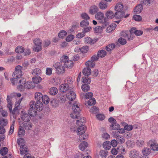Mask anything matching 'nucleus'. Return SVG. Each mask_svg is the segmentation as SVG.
Segmentation results:
<instances>
[{
  "label": "nucleus",
  "mask_w": 158,
  "mask_h": 158,
  "mask_svg": "<svg viewBox=\"0 0 158 158\" xmlns=\"http://www.w3.org/2000/svg\"><path fill=\"white\" fill-rule=\"evenodd\" d=\"M133 18L136 21H141L142 20L141 17L138 15H134L133 16Z\"/></svg>",
  "instance_id": "60"
},
{
  "label": "nucleus",
  "mask_w": 158,
  "mask_h": 158,
  "mask_svg": "<svg viewBox=\"0 0 158 158\" xmlns=\"http://www.w3.org/2000/svg\"><path fill=\"white\" fill-rule=\"evenodd\" d=\"M19 105L15 106L13 110H12L10 113L12 114L14 118H16V116L19 114Z\"/></svg>",
  "instance_id": "11"
},
{
  "label": "nucleus",
  "mask_w": 158,
  "mask_h": 158,
  "mask_svg": "<svg viewBox=\"0 0 158 158\" xmlns=\"http://www.w3.org/2000/svg\"><path fill=\"white\" fill-rule=\"evenodd\" d=\"M25 130L24 128L20 126L19 128V131L18 133V135L21 137L23 136L24 135Z\"/></svg>",
  "instance_id": "29"
},
{
  "label": "nucleus",
  "mask_w": 158,
  "mask_h": 158,
  "mask_svg": "<svg viewBox=\"0 0 158 158\" xmlns=\"http://www.w3.org/2000/svg\"><path fill=\"white\" fill-rule=\"evenodd\" d=\"M118 41V43L122 45H124L127 43L126 40L122 37H120L119 38Z\"/></svg>",
  "instance_id": "50"
},
{
  "label": "nucleus",
  "mask_w": 158,
  "mask_h": 158,
  "mask_svg": "<svg viewBox=\"0 0 158 158\" xmlns=\"http://www.w3.org/2000/svg\"><path fill=\"white\" fill-rule=\"evenodd\" d=\"M31 102H34V107L37 109V111H40L43 110V105L41 101H36V103L33 101H31Z\"/></svg>",
  "instance_id": "9"
},
{
  "label": "nucleus",
  "mask_w": 158,
  "mask_h": 158,
  "mask_svg": "<svg viewBox=\"0 0 158 158\" xmlns=\"http://www.w3.org/2000/svg\"><path fill=\"white\" fill-rule=\"evenodd\" d=\"M99 10L97 6L94 5L91 6L89 10V13L91 15H94Z\"/></svg>",
  "instance_id": "18"
},
{
  "label": "nucleus",
  "mask_w": 158,
  "mask_h": 158,
  "mask_svg": "<svg viewBox=\"0 0 158 158\" xmlns=\"http://www.w3.org/2000/svg\"><path fill=\"white\" fill-rule=\"evenodd\" d=\"M115 19H121L122 18H127L129 17L130 14L127 13L125 15V12L123 11H116L115 12Z\"/></svg>",
  "instance_id": "3"
},
{
  "label": "nucleus",
  "mask_w": 158,
  "mask_h": 158,
  "mask_svg": "<svg viewBox=\"0 0 158 158\" xmlns=\"http://www.w3.org/2000/svg\"><path fill=\"white\" fill-rule=\"evenodd\" d=\"M8 150L6 147L2 148L0 150V154L2 156H5L7 154Z\"/></svg>",
  "instance_id": "42"
},
{
  "label": "nucleus",
  "mask_w": 158,
  "mask_h": 158,
  "mask_svg": "<svg viewBox=\"0 0 158 158\" xmlns=\"http://www.w3.org/2000/svg\"><path fill=\"white\" fill-rule=\"evenodd\" d=\"M66 97L68 100L72 101L75 98L76 94L74 92L71 91L67 93Z\"/></svg>",
  "instance_id": "14"
},
{
  "label": "nucleus",
  "mask_w": 158,
  "mask_h": 158,
  "mask_svg": "<svg viewBox=\"0 0 158 158\" xmlns=\"http://www.w3.org/2000/svg\"><path fill=\"white\" fill-rule=\"evenodd\" d=\"M82 81L84 84H89L91 81V80L90 77L87 76L82 78Z\"/></svg>",
  "instance_id": "45"
},
{
  "label": "nucleus",
  "mask_w": 158,
  "mask_h": 158,
  "mask_svg": "<svg viewBox=\"0 0 158 158\" xmlns=\"http://www.w3.org/2000/svg\"><path fill=\"white\" fill-rule=\"evenodd\" d=\"M35 84L30 81H27L24 83V86L25 89H30L33 88L35 87Z\"/></svg>",
  "instance_id": "22"
},
{
  "label": "nucleus",
  "mask_w": 158,
  "mask_h": 158,
  "mask_svg": "<svg viewBox=\"0 0 158 158\" xmlns=\"http://www.w3.org/2000/svg\"><path fill=\"white\" fill-rule=\"evenodd\" d=\"M81 17L82 19L86 20L90 19L89 17L87 14L85 13H82L81 15Z\"/></svg>",
  "instance_id": "59"
},
{
  "label": "nucleus",
  "mask_w": 158,
  "mask_h": 158,
  "mask_svg": "<svg viewBox=\"0 0 158 158\" xmlns=\"http://www.w3.org/2000/svg\"><path fill=\"white\" fill-rule=\"evenodd\" d=\"M150 150L149 148H145L142 151L143 154L146 156L148 155L150 153Z\"/></svg>",
  "instance_id": "44"
},
{
  "label": "nucleus",
  "mask_w": 158,
  "mask_h": 158,
  "mask_svg": "<svg viewBox=\"0 0 158 158\" xmlns=\"http://www.w3.org/2000/svg\"><path fill=\"white\" fill-rule=\"evenodd\" d=\"M108 152L106 151L102 150L100 152V155L102 157L106 158L108 154Z\"/></svg>",
  "instance_id": "52"
},
{
  "label": "nucleus",
  "mask_w": 158,
  "mask_h": 158,
  "mask_svg": "<svg viewBox=\"0 0 158 158\" xmlns=\"http://www.w3.org/2000/svg\"><path fill=\"white\" fill-rule=\"evenodd\" d=\"M130 157L131 158H136L139 156V152L135 149L130 151Z\"/></svg>",
  "instance_id": "21"
},
{
  "label": "nucleus",
  "mask_w": 158,
  "mask_h": 158,
  "mask_svg": "<svg viewBox=\"0 0 158 158\" xmlns=\"http://www.w3.org/2000/svg\"><path fill=\"white\" fill-rule=\"evenodd\" d=\"M97 118L99 120H103L105 118V116L104 115L101 114H97L96 115Z\"/></svg>",
  "instance_id": "64"
},
{
  "label": "nucleus",
  "mask_w": 158,
  "mask_h": 158,
  "mask_svg": "<svg viewBox=\"0 0 158 158\" xmlns=\"http://www.w3.org/2000/svg\"><path fill=\"white\" fill-rule=\"evenodd\" d=\"M53 66L56 69H64V66H62L61 64L59 62L55 63L53 65Z\"/></svg>",
  "instance_id": "40"
},
{
  "label": "nucleus",
  "mask_w": 158,
  "mask_h": 158,
  "mask_svg": "<svg viewBox=\"0 0 158 158\" xmlns=\"http://www.w3.org/2000/svg\"><path fill=\"white\" fill-rule=\"evenodd\" d=\"M82 90L86 92L89 90L90 87L89 86L88 84H83L81 87Z\"/></svg>",
  "instance_id": "35"
},
{
  "label": "nucleus",
  "mask_w": 158,
  "mask_h": 158,
  "mask_svg": "<svg viewBox=\"0 0 158 158\" xmlns=\"http://www.w3.org/2000/svg\"><path fill=\"white\" fill-rule=\"evenodd\" d=\"M33 42L36 47L34 49L35 52H39L42 49L41 40L39 38H36L34 39Z\"/></svg>",
  "instance_id": "4"
},
{
  "label": "nucleus",
  "mask_w": 158,
  "mask_h": 158,
  "mask_svg": "<svg viewBox=\"0 0 158 158\" xmlns=\"http://www.w3.org/2000/svg\"><path fill=\"white\" fill-rule=\"evenodd\" d=\"M121 35L125 38H127L129 40H132L134 37V36H131V34L128 33V31H126L125 32H122L121 33Z\"/></svg>",
  "instance_id": "10"
},
{
  "label": "nucleus",
  "mask_w": 158,
  "mask_h": 158,
  "mask_svg": "<svg viewBox=\"0 0 158 158\" xmlns=\"http://www.w3.org/2000/svg\"><path fill=\"white\" fill-rule=\"evenodd\" d=\"M24 51V48L22 46H18L15 49V52L17 53H22Z\"/></svg>",
  "instance_id": "43"
},
{
  "label": "nucleus",
  "mask_w": 158,
  "mask_h": 158,
  "mask_svg": "<svg viewBox=\"0 0 158 158\" xmlns=\"http://www.w3.org/2000/svg\"><path fill=\"white\" fill-rule=\"evenodd\" d=\"M41 72V70H33L32 72V73L34 76H38L40 75Z\"/></svg>",
  "instance_id": "57"
},
{
  "label": "nucleus",
  "mask_w": 158,
  "mask_h": 158,
  "mask_svg": "<svg viewBox=\"0 0 158 158\" xmlns=\"http://www.w3.org/2000/svg\"><path fill=\"white\" fill-rule=\"evenodd\" d=\"M67 34V32L65 31L62 30L58 33V36L60 38H62L65 36Z\"/></svg>",
  "instance_id": "46"
},
{
  "label": "nucleus",
  "mask_w": 158,
  "mask_h": 158,
  "mask_svg": "<svg viewBox=\"0 0 158 158\" xmlns=\"http://www.w3.org/2000/svg\"><path fill=\"white\" fill-rule=\"evenodd\" d=\"M88 145L87 143L86 142L81 143L79 145V147L80 149L82 151L85 150V148H87Z\"/></svg>",
  "instance_id": "38"
},
{
  "label": "nucleus",
  "mask_w": 158,
  "mask_h": 158,
  "mask_svg": "<svg viewBox=\"0 0 158 158\" xmlns=\"http://www.w3.org/2000/svg\"><path fill=\"white\" fill-rule=\"evenodd\" d=\"M86 127L84 125L79 126V127L77 128V133L78 135H82L86 131Z\"/></svg>",
  "instance_id": "12"
},
{
  "label": "nucleus",
  "mask_w": 158,
  "mask_h": 158,
  "mask_svg": "<svg viewBox=\"0 0 158 158\" xmlns=\"http://www.w3.org/2000/svg\"><path fill=\"white\" fill-rule=\"evenodd\" d=\"M96 101L94 98H91L88 101V104L89 105H94L95 104Z\"/></svg>",
  "instance_id": "56"
},
{
  "label": "nucleus",
  "mask_w": 158,
  "mask_h": 158,
  "mask_svg": "<svg viewBox=\"0 0 158 158\" xmlns=\"http://www.w3.org/2000/svg\"><path fill=\"white\" fill-rule=\"evenodd\" d=\"M17 142L18 144L19 145H23L24 144V140L23 139L20 138L17 139Z\"/></svg>",
  "instance_id": "51"
},
{
  "label": "nucleus",
  "mask_w": 158,
  "mask_h": 158,
  "mask_svg": "<svg viewBox=\"0 0 158 158\" xmlns=\"http://www.w3.org/2000/svg\"><path fill=\"white\" fill-rule=\"evenodd\" d=\"M95 18L96 19L100 20L101 21L105 18L104 14L101 11L98 12L95 15Z\"/></svg>",
  "instance_id": "25"
},
{
  "label": "nucleus",
  "mask_w": 158,
  "mask_h": 158,
  "mask_svg": "<svg viewBox=\"0 0 158 158\" xmlns=\"http://www.w3.org/2000/svg\"><path fill=\"white\" fill-rule=\"evenodd\" d=\"M23 126L25 129L27 130H30V128L32 127V124L29 123H24Z\"/></svg>",
  "instance_id": "55"
},
{
  "label": "nucleus",
  "mask_w": 158,
  "mask_h": 158,
  "mask_svg": "<svg viewBox=\"0 0 158 158\" xmlns=\"http://www.w3.org/2000/svg\"><path fill=\"white\" fill-rule=\"evenodd\" d=\"M98 40V39L97 38L93 39L90 37H87L85 38V41L86 43L92 45L96 43Z\"/></svg>",
  "instance_id": "16"
},
{
  "label": "nucleus",
  "mask_w": 158,
  "mask_h": 158,
  "mask_svg": "<svg viewBox=\"0 0 158 158\" xmlns=\"http://www.w3.org/2000/svg\"><path fill=\"white\" fill-rule=\"evenodd\" d=\"M23 74L21 70H15L13 72V76L14 77L20 78Z\"/></svg>",
  "instance_id": "13"
},
{
  "label": "nucleus",
  "mask_w": 158,
  "mask_h": 158,
  "mask_svg": "<svg viewBox=\"0 0 158 158\" xmlns=\"http://www.w3.org/2000/svg\"><path fill=\"white\" fill-rule=\"evenodd\" d=\"M115 47V45L114 44H111L108 45L106 47V49L107 51L109 52L111 51V50L114 49Z\"/></svg>",
  "instance_id": "32"
},
{
  "label": "nucleus",
  "mask_w": 158,
  "mask_h": 158,
  "mask_svg": "<svg viewBox=\"0 0 158 158\" xmlns=\"http://www.w3.org/2000/svg\"><path fill=\"white\" fill-rule=\"evenodd\" d=\"M30 108L28 111V113L30 116L34 117L37 114V109L34 107V105L33 102H30Z\"/></svg>",
  "instance_id": "6"
},
{
  "label": "nucleus",
  "mask_w": 158,
  "mask_h": 158,
  "mask_svg": "<svg viewBox=\"0 0 158 158\" xmlns=\"http://www.w3.org/2000/svg\"><path fill=\"white\" fill-rule=\"evenodd\" d=\"M115 13H114L111 10H108L106 12L105 14L106 17H105L103 20L100 21L104 28L109 25L110 23L108 22V19H112L114 17L115 18Z\"/></svg>",
  "instance_id": "1"
},
{
  "label": "nucleus",
  "mask_w": 158,
  "mask_h": 158,
  "mask_svg": "<svg viewBox=\"0 0 158 158\" xmlns=\"http://www.w3.org/2000/svg\"><path fill=\"white\" fill-rule=\"evenodd\" d=\"M73 112L70 114L71 117L73 119L77 118L80 117V113L81 111L79 105L77 102L74 103L72 106Z\"/></svg>",
  "instance_id": "2"
},
{
  "label": "nucleus",
  "mask_w": 158,
  "mask_h": 158,
  "mask_svg": "<svg viewBox=\"0 0 158 158\" xmlns=\"http://www.w3.org/2000/svg\"><path fill=\"white\" fill-rule=\"evenodd\" d=\"M106 54V52L104 50H101L98 51L97 53L98 56L99 57H103Z\"/></svg>",
  "instance_id": "31"
},
{
  "label": "nucleus",
  "mask_w": 158,
  "mask_h": 158,
  "mask_svg": "<svg viewBox=\"0 0 158 158\" xmlns=\"http://www.w3.org/2000/svg\"><path fill=\"white\" fill-rule=\"evenodd\" d=\"M119 151V148L118 147L116 149L114 148H113L111 151V152L113 155H116L118 153V152Z\"/></svg>",
  "instance_id": "63"
},
{
  "label": "nucleus",
  "mask_w": 158,
  "mask_h": 158,
  "mask_svg": "<svg viewBox=\"0 0 158 158\" xmlns=\"http://www.w3.org/2000/svg\"><path fill=\"white\" fill-rule=\"evenodd\" d=\"M73 66V63L72 60H67L66 61H65L64 64V68L71 69Z\"/></svg>",
  "instance_id": "24"
},
{
  "label": "nucleus",
  "mask_w": 158,
  "mask_h": 158,
  "mask_svg": "<svg viewBox=\"0 0 158 158\" xmlns=\"http://www.w3.org/2000/svg\"><path fill=\"white\" fill-rule=\"evenodd\" d=\"M28 151V148L26 145H23L20 146V152L21 155H24Z\"/></svg>",
  "instance_id": "20"
},
{
  "label": "nucleus",
  "mask_w": 158,
  "mask_h": 158,
  "mask_svg": "<svg viewBox=\"0 0 158 158\" xmlns=\"http://www.w3.org/2000/svg\"><path fill=\"white\" fill-rule=\"evenodd\" d=\"M144 142L142 139H139L137 140L136 144L139 147H141L143 145Z\"/></svg>",
  "instance_id": "61"
},
{
  "label": "nucleus",
  "mask_w": 158,
  "mask_h": 158,
  "mask_svg": "<svg viewBox=\"0 0 158 158\" xmlns=\"http://www.w3.org/2000/svg\"><path fill=\"white\" fill-rule=\"evenodd\" d=\"M57 98L58 100L61 103L64 102L66 100L65 97L61 94H58Z\"/></svg>",
  "instance_id": "41"
},
{
  "label": "nucleus",
  "mask_w": 158,
  "mask_h": 158,
  "mask_svg": "<svg viewBox=\"0 0 158 158\" xmlns=\"http://www.w3.org/2000/svg\"><path fill=\"white\" fill-rule=\"evenodd\" d=\"M124 6L121 2H118L114 6V10L115 11H123Z\"/></svg>",
  "instance_id": "17"
},
{
  "label": "nucleus",
  "mask_w": 158,
  "mask_h": 158,
  "mask_svg": "<svg viewBox=\"0 0 158 158\" xmlns=\"http://www.w3.org/2000/svg\"><path fill=\"white\" fill-rule=\"evenodd\" d=\"M87 66L86 69L85 68L83 69H90L91 68H93L95 65L94 61L92 60H88L85 64Z\"/></svg>",
  "instance_id": "15"
},
{
  "label": "nucleus",
  "mask_w": 158,
  "mask_h": 158,
  "mask_svg": "<svg viewBox=\"0 0 158 158\" xmlns=\"http://www.w3.org/2000/svg\"><path fill=\"white\" fill-rule=\"evenodd\" d=\"M89 47L87 45H85L83 46L81 48V52L82 53H86L89 50Z\"/></svg>",
  "instance_id": "47"
},
{
  "label": "nucleus",
  "mask_w": 158,
  "mask_h": 158,
  "mask_svg": "<svg viewBox=\"0 0 158 158\" xmlns=\"http://www.w3.org/2000/svg\"><path fill=\"white\" fill-rule=\"evenodd\" d=\"M104 28L102 26H97L94 28V32L96 33L101 32L102 31V28Z\"/></svg>",
  "instance_id": "54"
},
{
  "label": "nucleus",
  "mask_w": 158,
  "mask_h": 158,
  "mask_svg": "<svg viewBox=\"0 0 158 158\" xmlns=\"http://www.w3.org/2000/svg\"><path fill=\"white\" fill-rule=\"evenodd\" d=\"M83 74L85 76L89 75L91 73V70H83Z\"/></svg>",
  "instance_id": "53"
},
{
  "label": "nucleus",
  "mask_w": 158,
  "mask_h": 158,
  "mask_svg": "<svg viewBox=\"0 0 158 158\" xmlns=\"http://www.w3.org/2000/svg\"><path fill=\"white\" fill-rule=\"evenodd\" d=\"M58 92L57 89L55 87H52L49 90V93L52 95H56L57 93Z\"/></svg>",
  "instance_id": "30"
},
{
  "label": "nucleus",
  "mask_w": 158,
  "mask_h": 158,
  "mask_svg": "<svg viewBox=\"0 0 158 158\" xmlns=\"http://www.w3.org/2000/svg\"><path fill=\"white\" fill-rule=\"evenodd\" d=\"M21 118L22 120L25 122H27L31 119L30 116L28 114L24 113L21 115Z\"/></svg>",
  "instance_id": "23"
},
{
  "label": "nucleus",
  "mask_w": 158,
  "mask_h": 158,
  "mask_svg": "<svg viewBox=\"0 0 158 158\" xmlns=\"http://www.w3.org/2000/svg\"><path fill=\"white\" fill-rule=\"evenodd\" d=\"M74 38V36L72 35H69L66 38V40L67 42L72 41Z\"/></svg>",
  "instance_id": "62"
},
{
  "label": "nucleus",
  "mask_w": 158,
  "mask_h": 158,
  "mask_svg": "<svg viewBox=\"0 0 158 158\" xmlns=\"http://www.w3.org/2000/svg\"><path fill=\"white\" fill-rule=\"evenodd\" d=\"M133 128L132 126L131 125H128L126 124V125L124 127V129L128 131H131Z\"/></svg>",
  "instance_id": "58"
},
{
  "label": "nucleus",
  "mask_w": 158,
  "mask_h": 158,
  "mask_svg": "<svg viewBox=\"0 0 158 158\" xmlns=\"http://www.w3.org/2000/svg\"><path fill=\"white\" fill-rule=\"evenodd\" d=\"M85 119L83 117L81 118L79 120H77V124L78 126L84 125V123L85 122Z\"/></svg>",
  "instance_id": "28"
},
{
  "label": "nucleus",
  "mask_w": 158,
  "mask_h": 158,
  "mask_svg": "<svg viewBox=\"0 0 158 158\" xmlns=\"http://www.w3.org/2000/svg\"><path fill=\"white\" fill-rule=\"evenodd\" d=\"M42 100L44 104H47L49 102V98L48 96L45 95L43 96Z\"/></svg>",
  "instance_id": "36"
},
{
  "label": "nucleus",
  "mask_w": 158,
  "mask_h": 158,
  "mask_svg": "<svg viewBox=\"0 0 158 158\" xmlns=\"http://www.w3.org/2000/svg\"><path fill=\"white\" fill-rule=\"evenodd\" d=\"M8 123L7 120L5 119L2 118L0 119V125L1 126H5Z\"/></svg>",
  "instance_id": "49"
},
{
  "label": "nucleus",
  "mask_w": 158,
  "mask_h": 158,
  "mask_svg": "<svg viewBox=\"0 0 158 158\" xmlns=\"http://www.w3.org/2000/svg\"><path fill=\"white\" fill-rule=\"evenodd\" d=\"M154 0H143L141 1V3L143 5H145L147 6H150L152 2H153Z\"/></svg>",
  "instance_id": "48"
},
{
  "label": "nucleus",
  "mask_w": 158,
  "mask_h": 158,
  "mask_svg": "<svg viewBox=\"0 0 158 158\" xmlns=\"http://www.w3.org/2000/svg\"><path fill=\"white\" fill-rule=\"evenodd\" d=\"M143 4L141 2L135 7L134 12L135 14H138L141 13L143 9Z\"/></svg>",
  "instance_id": "26"
},
{
  "label": "nucleus",
  "mask_w": 158,
  "mask_h": 158,
  "mask_svg": "<svg viewBox=\"0 0 158 158\" xmlns=\"http://www.w3.org/2000/svg\"><path fill=\"white\" fill-rule=\"evenodd\" d=\"M89 25V22L87 20L82 21L80 23V26L82 27H85Z\"/></svg>",
  "instance_id": "39"
},
{
  "label": "nucleus",
  "mask_w": 158,
  "mask_h": 158,
  "mask_svg": "<svg viewBox=\"0 0 158 158\" xmlns=\"http://www.w3.org/2000/svg\"><path fill=\"white\" fill-rule=\"evenodd\" d=\"M32 80L34 84H37L41 81L42 78L40 77H34L32 78Z\"/></svg>",
  "instance_id": "34"
},
{
  "label": "nucleus",
  "mask_w": 158,
  "mask_h": 158,
  "mask_svg": "<svg viewBox=\"0 0 158 158\" xmlns=\"http://www.w3.org/2000/svg\"><path fill=\"white\" fill-rule=\"evenodd\" d=\"M148 144V145H150V148L153 151H158V144L156 143L155 140H150Z\"/></svg>",
  "instance_id": "8"
},
{
  "label": "nucleus",
  "mask_w": 158,
  "mask_h": 158,
  "mask_svg": "<svg viewBox=\"0 0 158 158\" xmlns=\"http://www.w3.org/2000/svg\"><path fill=\"white\" fill-rule=\"evenodd\" d=\"M43 95L42 94L39 92H36L35 94V99L37 101H40V100H42Z\"/></svg>",
  "instance_id": "27"
},
{
  "label": "nucleus",
  "mask_w": 158,
  "mask_h": 158,
  "mask_svg": "<svg viewBox=\"0 0 158 158\" xmlns=\"http://www.w3.org/2000/svg\"><path fill=\"white\" fill-rule=\"evenodd\" d=\"M103 148L106 150H109L111 147L110 143L109 142L106 141L104 142L103 144Z\"/></svg>",
  "instance_id": "37"
},
{
  "label": "nucleus",
  "mask_w": 158,
  "mask_h": 158,
  "mask_svg": "<svg viewBox=\"0 0 158 158\" xmlns=\"http://www.w3.org/2000/svg\"><path fill=\"white\" fill-rule=\"evenodd\" d=\"M108 3L102 0L98 4V7L99 8L102 10H105L106 9L108 6Z\"/></svg>",
  "instance_id": "19"
},
{
  "label": "nucleus",
  "mask_w": 158,
  "mask_h": 158,
  "mask_svg": "<svg viewBox=\"0 0 158 158\" xmlns=\"http://www.w3.org/2000/svg\"><path fill=\"white\" fill-rule=\"evenodd\" d=\"M112 134L114 137L116 139L117 141L118 142V143L122 144L124 142V139L122 135H119L118 132L114 131L112 133Z\"/></svg>",
  "instance_id": "5"
},
{
  "label": "nucleus",
  "mask_w": 158,
  "mask_h": 158,
  "mask_svg": "<svg viewBox=\"0 0 158 158\" xmlns=\"http://www.w3.org/2000/svg\"><path fill=\"white\" fill-rule=\"evenodd\" d=\"M110 127L113 130H117L120 128V125L116 123V122L110 125Z\"/></svg>",
  "instance_id": "33"
},
{
  "label": "nucleus",
  "mask_w": 158,
  "mask_h": 158,
  "mask_svg": "<svg viewBox=\"0 0 158 158\" xmlns=\"http://www.w3.org/2000/svg\"><path fill=\"white\" fill-rule=\"evenodd\" d=\"M59 89L61 92L65 93L69 89V84L67 83L61 84L60 85Z\"/></svg>",
  "instance_id": "7"
}]
</instances>
